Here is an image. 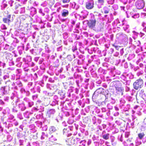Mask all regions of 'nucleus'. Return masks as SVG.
<instances>
[{"instance_id": "nucleus-16", "label": "nucleus", "mask_w": 146, "mask_h": 146, "mask_svg": "<svg viewBox=\"0 0 146 146\" xmlns=\"http://www.w3.org/2000/svg\"><path fill=\"white\" fill-rule=\"evenodd\" d=\"M72 23L73 24H75V22H73Z\"/></svg>"}, {"instance_id": "nucleus-14", "label": "nucleus", "mask_w": 146, "mask_h": 146, "mask_svg": "<svg viewBox=\"0 0 146 146\" xmlns=\"http://www.w3.org/2000/svg\"><path fill=\"white\" fill-rule=\"evenodd\" d=\"M50 129L52 131H55L56 130H55V127H53V126L51 127Z\"/></svg>"}, {"instance_id": "nucleus-9", "label": "nucleus", "mask_w": 146, "mask_h": 146, "mask_svg": "<svg viewBox=\"0 0 146 146\" xmlns=\"http://www.w3.org/2000/svg\"><path fill=\"white\" fill-rule=\"evenodd\" d=\"M109 134L107 133L102 135L103 138L106 140H108L109 138Z\"/></svg>"}, {"instance_id": "nucleus-6", "label": "nucleus", "mask_w": 146, "mask_h": 146, "mask_svg": "<svg viewBox=\"0 0 146 146\" xmlns=\"http://www.w3.org/2000/svg\"><path fill=\"white\" fill-rule=\"evenodd\" d=\"M96 19L90 20L88 21L87 25L90 28H93L96 25Z\"/></svg>"}, {"instance_id": "nucleus-19", "label": "nucleus", "mask_w": 146, "mask_h": 146, "mask_svg": "<svg viewBox=\"0 0 146 146\" xmlns=\"http://www.w3.org/2000/svg\"><path fill=\"white\" fill-rule=\"evenodd\" d=\"M107 48H108V46H107Z\"/></svg>"}, {"instance_id": "nucleus-5", "label": "nucleus", "mask_w": 146, "mask_h": 146, "mask_svg": "<svg viewBox=\"0 0 146 146\" xmlns=\"http://www.w3.org/2000/svg\"><path fill=\"white\" fill-rule=\"evenodd\" d=\"M144 3L143 0H138L136 3V5L137 9H142L144 7Z\"/></svg>"}, {"instance_id": "nucleus-8", "label": "nucleus", "mask_w": 146, "mask_h": 146, "mask_svg": "<svg viewBox=\"0 0 146 146\" xmlns=\"http://www.w3.org/2000/svg\"><path fill=\"white\" fill-rule=\"evenodd\" d=\"M69 14V12L68 10H67L64 9L63 12L62 13V17H65L68 15Z\"/></svg>"}, {"instance_id": "nucleus-12", "label": "nucleus", "mask_w": 146, "mask_h": 146, "mask_svg": "<svg viewBox=\"0 0 146 146\" xmlns=\"http://www.w3.org/2000/svg\"><path fill=\"white\" fill-rule=\"evenodd\" d=\"M62 3H69L70 1V0H62Z\"/></svg>"}, {"instance_id": "nucleus-11", "label": "nucleus", "mask_w": 146, "mask_h": 146, "mask_svg": "<svg viewBox=\"0 0 146 146\" xmlns=\"http://www.w3.org/2000/svg\"><path fill=\"white\" fill-rule=\"evenodd\" d=\"M98 3H100L102 5H103L104 2V0H98Z\"/></svg>"}, {"instance_id": "nucleus-2", "label": "nucleus", "mask_w": 146, "mask_h": 146, "mask_svg": "<svg viewBox=\"0 0 146 146\" xmlns=\"http://www.w3.org/2000/svg\"><path fill=\"white\" fill-rule=\"evenodd\" d=\"M143 80L139 78L137 80L133 83V86L134 88L136 90L141 88L143 86Z\"/></svg>"}, {"instance_id": "nucleus-10", "label": "nucleus", "mask_w": 146, "mask_h": 146, "mask_svg": "<svg viewBox=\"0 0 146 146\" xmlns=\"http://www.w3.org/2000/svg\"><path fill=\"white\" fill-rule=\"evenodd\" d=\"M144 135H145L143 133H139L138 134V137L140 139H142Z\"/></svg>"}, {"instance_id": "nucleus-3", "label": "nucleus", "mask_w": 146, "mask_h": 146, "mask_svg": "<svg viewBox=\"0 0 146 146\" xmlns=\"http://www.w3.org/2000/svg\"><path fill=\"white\" fill-rule=\"evenodd\" d=\"M94 7V2L93 0L88 1L86 3L85 7L88 10L93 9Z\"/></svg>"}, {"instance_id": "nucleus-1", "label": "nucleus", "mask_w": 146, "mask_h": 146, "mask_svg": "<svg viewBox=\"0 0 146 146\" xmlns=\"http://www.w3.org/2000/svg\"><path fill=\"white\" fill-rule=\"evenodd\" d=\"M68 135L66 140V144L68 145H71L75 144H76L78 143V141L80 140V139L78 138L74 139L72 137H69L68 136H71L72 135L71 134H69Z\"/></svg>"}, {"instance_id": "nucleus-13", "label": "nucleus", "mask_w": 146, "mask_h": 146, "mask_svg": "<svg viewBox=\"0 0 146 146\" xmlns=\"http://www.w3.org/2000/svg\"><path fill=\"white\" fill-rule=\"evenodd\" d=\"M110 9L108 8L107 10H105L104 11V13L105 14H108L109 13Z\"/></svg>"}, {"instance_id": "nucleus-7", "label": "nucleus", "mask_w": 146, "mask_h": 146, "mask_svg": "<svg viewBox=\"0 0 146 146\" xmlns=\"http://www.w3.org/2000/svg\"><path fill=\"white\" fill-rule=\"evenodd\" d=\"M115 88L117 92H120L121 94V95H123V88L116 86Z\"/></svg>"}, {"instance_id": "nucleus-15", "label": "nucleus", "mask_w": 146, "mask_h": 146, "mask_svg": "<svg viewBox=\"0 0 146 146\" xmlns=\"http://www.w3.org/2000/svg\"><path fill=\"white\" fill-rule=\"evenodd\" d=\"M112 46L115 47L116 49H117V48L118 47V46L115 45L114 44H112Z\"/></svg>"}, {"instance_id": "nucleus-17", "label": "nucleus", "mask_w": 146, "mask_h": 146, "mask_svg": "<svg viewBox=\"0 0 146 146\" xmlns=\"http://www.w3.org/2000/svg\"><path fill=\"white\" fill-rule=\"evenodd\" d=\"M107 16V15H106V16H105V17H106Z\"/></svg>"}, {"instance_id": "nucleus-18", "label": "nucleus", "mask_w": 146, "mask_h": 146, "mask_svg": "<svg viewBox=\"0 0 146 146\" xmlns=\"http://www.w3.org/2000/svg\"><path fill=\"white\" fill-rule=\"evenodd\" d=\"M82 142V141H81V142H80V143H81Z\"/></svg>"}, {"instance_id": "nucleus-20", "label": "nucleus", "mask_w": 146, "mask_h": 146, "mask_svg": "<svg viewBox=\"0 0 146 146\" xmlns=\"http://www.w3.org/2000/svg\"><path fill=\"white\" fill-rule=\"evenodd\" d=\"M107 48H108V46H107Z\"/></svg>"}, {"instance_id": "nucleus-4", "label": "nucleus", "mask_w": 146, "mask_h": 146, "mask_svg": "<svg viewBox=\"0 0 146 146\" xmlns=\"http://www.w3.org/2000/svg\"><path fill=\"white\" fill-rule=\"evenodd\" d=\"M3 21L4 23H7L8 25H9L10 23L13 21V19L12 18H11V15L8 14L7 17H4L3 18Z\"/></svg>"}]
</instances>
